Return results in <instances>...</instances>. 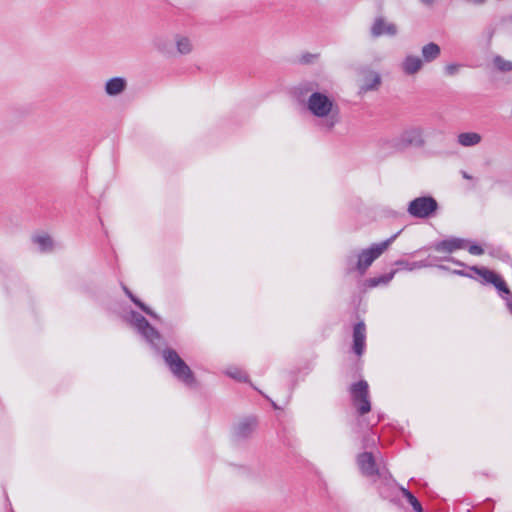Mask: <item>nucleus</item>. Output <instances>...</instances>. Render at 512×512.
<instances>
[{"instance_id": "1", "label": "nucleus", "mask_w": 512, "mask_h": 512, "mask_svg": "<svg viewBox=\"0 0 512 512\" xmlns=\"http://www.w3.org/2000/svg\"><path fill=\"white\" fill-rule=\"evenodd\" d=\"M307 109L313 116L321 120V129L326 132L332 131L341 120L336 102L321 92H313L308 97Z\"/></svg>"}, {"instance_id": "2", "label": "nucleus", "mask_w": 512, "mask_h": 512, "mask_svg": "<svg viewBox=\"0 0 512 512\" xmlns=\"http://www.w3.org/2000/svg\"><path fill=\"white\" fill-rule=\"evenodd\" d=\"M401 231L397 232L389 239L372 245L369 249H365L357 255V262H354L353 256H348L346 259L347 270L352 272L357 270L360 275H364L366 270L372 263L395 241Z\"/></svg>"}, {"instance_id": "3", "label": "nucleus", "mask_w": 512, "mask_h": 512, "mask_svg": "<svg viewBox=\"0 0 512 512\" xmlns=\"http://www.w3.org/2000/svg\"><path fill=\"white\" fill-rule=\"evenodd\" d=\"M162 357L170 372L179 381L187 386H192L195 383L192 370L174 349L165 348L162 351Z\"/></svg>"}, {"instance_id": "4", "label": "nucleus", "mask_w": 512, "mask_h": 512, "mask_svg": "<svg viewBox=\"0 0 512 512\" xmlns=\"http://www.w3.org/2000/svg\"><path fill=\"white\" fill-rule=\"evenodd\" d=\"M470 271L478 275L479 278L476 279L479 280L480 283L492 284L499 292L508 296L503 298L506 300V306L512 314V294L503 278L486 267L471 266Z\"/></svg>"}, {"instance_id": "5", "label": "nucleus", "mask_w": 512, "mask_h": 512, "mask_svg": "<svg viewBox=\"0 0 512 512\" xmlns=\"http://www.w3.org/2000/svg\"><path fill=\"white\" fill-rule=\"evenodd\" d=\"M438 207L432 196H421L409 202L407 212L414 218L427 219L436 213Z\"/></svg>"}, {"instance_id": "6", "label": "nucleus", "mask_w": 512, "mask_h": 512, "mask_svg": "<svg viewBox=\"0 0 512 512\" xmlns=\"http://www.w3.org/2000/svg\"><path fill=\"white\" fill-rule=\"evenodd\" d=\"M396 141V147L403 148L405 151L410 147L421 148L425 145L424 129L421 126H410L404 129Z\"/></svg>"}, {"instance_id": "7", "label": "nucleus", "mask_w": 512, "mask_h": 512, "mask_svg": "<svg viewBox=\"0 0 512 512\" xmlns=\"http://www.w3.org/2000/svg\"><path fill=\"white\" fill-rule=\"evenodd\" d=\"M368 388V383L364 380H360L354 383L350 389L353 404L360 415H364L371 410Z\"/></svg>"}, {"instance_id": "8", "label": "nucleus", "mask_w": 512, "mask_h": 512, "mask_svg": "<svg viewBox=\"0 0 512 512\" xmlns=\"http://www.w3.org/2000/svg\"><path fill=\"white\" fill-rule=\"evenodd\" d=\"M130 322L147 342L156 347V340L160 339V334L150 325L144 316L138 312L132 311L130 313Z\"/></svg>"}, {"instance_id": "9", "label": "nucleus", "mask_w": 512, "mask_h": 512, "mask_svg": "<svg viewBox=\"0 0 512 512\" xmlns=\"http://www.w3.org/2000/svg\"><path fill=\"white\" fill-rule=\"evenodd\" d=\"M174 55L175 56H188L195 50V43L193 38L185 33H175L172 37Z\"/></svg>"}, {"instance_id": "10", "label": "nucleus", "mask_w": 512, "mask_h": 512, "mask_svg": "<svg viewBox=\"0 0 512 512\" xmlns=\"http://www.w3.org/2000/svg\"><path fill=\"white\" fill-rule=\"evenodd\" d=\"M424 67V63L420 56L415 54H407L400 63V69L406 76H414L418 74Z\"/></svg>"}, {"instance_id": "11", "label": "nucleus", "mask_w": 512, "mask_h": 512, "mask_svg": "<svg viewBox=\"0 0 512 512\" xmlns=\"http://www.w3.org/2000/svg\"><path fill=\"white\" fill-rule=\"evenodd\" d=\"M357 464L364 476L370 477L379 474L375 458L370 452L360 453L357 456Z\"/></svg>"}, {"instance_id": "12", "label": "nucleus", "mask_w": 512, "mask_h": 512, "mask_svg": "<svg viewBox=\"0 0 512 512\" xmlns=\"http://www.w3.org/2000/svg\"><path fill=\"white\" fill-rule=\"evenodd\" d=\"M256 420L254 418H244L240 420L233 429V436L236 440H245L249 438L256 429Z\"/></svg>"}, {"instance_id": "13", "label": "nucleus", "mask_w": 512, "mask_h": 512, "mask_svg": "<svg viewBox=\"0 0 512 512\" xmlns=\"http://www.w3.org/2000/svg\"><path fill=\"white\" fill-rule=\"evenodd\" d=\"M397 31V26L394 23L387 22L382 17L376 18L371 27V35L375 38L383 35L395 36Z\"/></svg>"}, {"instance_id": "14", "label": "nucleus", "mask_w": 512, "mask_h": 512, "mask_svg": "<svg viewBox=\"0 0 512 512\" xmlns=\"http://www.w3.org/2000/svg\"><path fill=\"white\" fill-rule=\"evenodd\" d=\"M366 326L364 322H359L353 329V351L357 356H361L365 350Z\"/></svg>"}, {"instance_id": "15", "label": "nucleus", "mask_w": 512, "mask_h": 512, "mask_svg": "<svg viewBox=\"0 0 512 512\" xmlns=\"http://www.w3.org/2000/svg\"><path fill=\"white\" fill-rule=\"evenodd\" d=\"M127 80L124 77H113L106 81L104 90L110 97H116L127 89Z\"/></svg>"}, {"instance_id": "16", "label": "nucleus", "mask_w": 512, "mask_h": 512, "mask_svg": "<svg viewBox=\"0 0 512 512\" xmlns=\"http://www.w3.org/2000/svg\"><path fill=\"white\" fill-rule=\"evenodd\" d=\"M465 247V240L450 238L436 243L433 248L438 252L452 253Z\"/></svg>"}, {"instance_id": "17", "label": "nucleus", "mask_w": 512, "mask_h": 512, "mask_svg": "<svg viewBox=\"0 0 512 512\" xmlns=\"http://www.w3.org/2000/svg\"><path fill=\"white\" fill-rule=\"evenodd\" d=\"M441 55V48L437 43L429 42L421 48V60L424 65L426 63H432L437 60Z\"/></svg>"}, {"instance_id": "18", "label": "nucleus", "mask_w": 512, "mask_h": 512, "mask_svg": "<svg viewBox=\"0 0 512 512\" xmlns=\"http://www.w3.org/2000/svg\"><path fill=\"white\" fill-rule=\"evenodd\" d=\"M381 84V76L374 71H366L363 79V84L360 86V91L366 93L368 91L377 90Z\"/></svg>"}, {"instance_id": "19", "label": "nucleus", "mask_w": 512, "mask_h": 512, "mask_svg": "<svg viewBox=\"0 0 512 512\" xmlns=\"http://www.w3.org/2000/svg\"><path fill=\"white\" fill-rule=\"evenodd\" d=\"M153 46L159 53L164 56L171 57L174 55L173 43H170V41L164 36L155 37L153 40Z\"/></svg>"}, {"instance_id": "20", "label": "nucleus", "mask_w": 512, "mask_h": 512, "mask_svg": "<svg viewBox=\"0 0 512 512\" xmlns=\"http://www.w3.org/2000/svg\"><path fill=\"white\" fill-rule=\"evenodd\" d=\"M482 136L476 132H463L457 136V142L463 147H473L478 145Z\"/></svg>"}, {"instance_id": "21", "label": "nucleus", "mask_w": 512, "mask_h": 512, "mask_svg": "<svg viewBox=\"0 0 512 512\" xmlns=\"http://www.w3.org/2000/svg\"><path fill=\"white\" fill-rule=\"evenodd\" d=\"M399 140V136L392 137V138H381L378 142L379 150L382 153L386 154H394L398 152H403V148L396 147V141Z\"/></svg>"}, {"instance_id": "22", "label": "nucleus", "mask_w": 512, "mask_h": 512, "mask_svg": "<svg viewBox=\"0 0 512 512\" xmlns=\"http://www.w3.org/2000/svg\"><path fill=\"white\" fill-rule=\"evenodd\" d=\"M41 252H49L53 249V241L47 234H37L32 238Z\"/></svg>"}, {"instance_id": "23", "label": "nucleus", "mask_w": 512, "mask_h": 512, "mask_svg": "<svg viewBox=\"0 0 512 512\" xmlns=\"http://www.w3.org/2000/svg\"><path fill=\"white\" fill-rule=\"evenodd\" d=\"M396 271H392L388 274L381 275L379 277H373L367 280V285L369 287H376L379 285L388 284L394 277Z\"/></svg>"}, {"instance_id": "24", "label": "nucleus", "mask_w": 512, "mask_h": 512, "mask_svg": "<svg viewBox=\"0 0 512 512\" xmlns=\"http://www.w3.org/2000/svg\"><path fill=\"white\" fill-rule=\"evenodd\" d=\"M400 491L402 492L403 496L408 500V502L411 504L415 512H424L421 503L418 501V499L406 488L400 487Z\"/></svg>"}, {"instance_id": "25", "label": "nucleus", "mask_w": 512, "mask_h": 512, "mask_svg": "<svg viewBox=\"0 0 512 512\" xmlns=\"http://www.w3.org/2000/svg\"><path fill=\"white\" fill-rule=\"evenodd\" d=\"M493 63L495 67L501 72H509L512 71V61L505 60L501 56H496L493 59Z\"/></svg>"}, {"instance_id": "26", "label": "nucleus", "mask_w": 512, "mask_h": 512, "mask_svg": "<svg viewBox=\"0 0 512 512\" xmlns=\"http://www.w3.org/2000/svg\"><path fill=\"white\" fill-rule=\"evenodd\" d=\"M128 297L131 299L133 303H135L143 312H145L147 315L158 319V315L152 311L148 306H146L143 302H141L137 297H135L132 293L128 295Z\"/></svg>"}, {"instance_id": "27", "label": "nucleus", "mask_w": 512, "mask_h": 512, "mask_svg": "<svg viewBox=\"0 0 512 512\" xmlns=\"http://www.w3.org/2000/svg\"><path fill=\"white\" fill-rule=\"evenodd\" d=\"M461 64L458 63H449L444 67V73L446 76L452 77L458 74Z\"/></svg>"}, {"instance_id": "28", "label": "nucleus", "mask_w": 512, "mask_h": 512, "mask_svg": "<svg viewBox=\"0 0 512 512\" xmlns=\"http://www.w3.org/2000/svg\"><path fill=\"white\" fill-rule=\"evenodd\" d=\"M397 265H401L405 268H407L408 270H413V269H417V268H422V267H426L427 264L424 263L423 261H420V262H414V263H408V262H405V261H398L396 262Z\"/></svg>"}, {"instance_id": "29", "label": "nucleus", "mask_w": 512, "mask_h": 512, "mask_svg": "<svg viewBox=\"0 0 512 512\" xmlns=\"http://www.w3.org/2000/svg\"><path fill=\"white\" fill-rule=\"evenodd\" d=\"M227 374L234 378V379H237L239 381H245L246 380V375H244L240 370H238L237 368L235 369H231L227 372Z\"/></svg>"}, {"instance_id": "30", "label": "nucleus", "mask_w": 512, "mask_h": 512, "mask_svg": "<svg viewBox=\"0 0 512 512\" xmlns=\"http://www.w3.org/2000/svg\"><path fill=\"white\" fill-rule=\"evenodd\" d=\"M468 252L472 255H482L484 253V250L482 249L481 246L473 244L469 246Z\"/></svg>"}, {"instance_id": "31", "label": "nucleus", "mask_w": 512, "mask_h": 512, "mask_svg": "<svg viewBox=\"0 0 512 512\" xmlns=\"http://www.w3.org/2000/svg\"><path fill=\"white\" fill-rule=\"evenodd\" d=\"M467 4L474 6H482L485 4L486 0H464Z\"/></svg>"}, {"instance_id": "32", "label": "nucleus", "mask_w": 512, "mask_h": 512, "mask_svg": "<svg viewBox=\"0 0 512 512\" xmlns=\"http://www.w3.org/2000/svg\"><path fill=\"white\" fill-rule=\"evenodd\" d=\"M454 273L458 274V275H461V276H466V277H469V278H475L473 275L471 274H468L462 270H457V271H454Z\"/></svg>"}, {"instance_id": "33", "label": "nucleus", "mask_w": 512, "mask_h": 512, "mask_svg": "<svg viewBox=\"0 0 512 512\" xmlns=\"http://www.w3.org/2000/svg\"><path fill=\"white\" fill-rule=\"evenodd\" d=\"M122 288H123V291L125 292V294L128 296L130 295L132 292L125 286V285H122Z\"/></svg>"}, {"instance_id": "34", "label": "nucleus", "mask_w": 512, "mask_h": 512, "mask_svg": "<svg viewBox=\"0 0 512 512\" xmlns=\"http://www.w3.org/2000/svg\"><path fill=\"white\" fill-rule=\"evenodd\" d=\"M420 1H421L423 4H425V5H431V4L434 2V0H420Z\"/></svg>"}, {"instance_id": "35", "label": "nucleus", "mask_w": 512, "mask_h": 512, "mask_svg": "<svg viewBox=\"0 0 512 512\" xmlns=\"http://www.w3.org/2000/svg\"><path fill=\"white\" fill-rule=\"evenodd\" d=\"M462 176H463V178H465V179H471V178H472V177H471L467 172H465V171H462Z\"/></svg>"}, {"instance_id": "36", "label": "nucleus", "mask_w": 512, "mask_h": 512, "mask_svg": "<svg viewBox=\"0 0 512 512\" xmlns=\"http://www.w3.org/2000/svg\"><path fill=\"white\" fill-rule=\"evenodd\" d=\"M449 260H450V261H452V262H454V263H456V264H458V265H460V266H463V265H464L463 263L457 262V261H455V260H454V259H452V258H450Z\"/></svg>"}]
</instances>
